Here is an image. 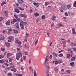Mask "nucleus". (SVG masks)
<instances>
[{"label": "nucleus", "mask_w": 76, "mask_h": 76, "mask_svg": "<svg viewBox=\"0 0 76 76\" xmlns=\"http://www.w3.org/2000/svg\"><path fill=\"white\" fill-rule=\"evenodd\" d=\"M61 9L64 10H65L67 9V6L66 4H64L61 6Z\"/></svg>", "instance_id": "nucleus-1"}, {"label": "nucleus", "mask_w": 76, "mask_h": 76, "mask_svg": "<svg viewBox=\"0 0 76 76\" xmlns=\"http://www.w3.org/2000/svg\"><path fill=\"white\" fill-rule=\"evenodd\" d=\"M18 2L20 4H23L24 3L23 0H18Z\"/></svg>", "instance_id": "nucleus-2"}, {"label": "nucleus", "mask_w": 76, "mask_h": 76, "mask_svg": "<svg viewBox=\"0 0 76 76\" xmlns=\"http://www.w3.org/2000/svg\"><path fill=\"white\" fill-rule=\"evenodd\" d=\"M72 7V4H70L67 5L66 6L67 9H70L71 8V7Z\"/></svg>", "instance_id": "nucleus-3"}, {"label": "nucleus", "mask_w": 76, "mask_h": 76, "mask_svg": "<svg viewBox=\"0 0 76 76\" xmlns=\"http://www.w3.org/2000/svg\"><path fill=\"white\" fill-rule=\"evenodd\" d=\"M16 56H19L20 57H22V53H17Z\"/></svg>", "instance_id": "nucleus-4"}, {"label": "nucleus", "mask_w": 76, "mask_h": 76, "mask_svg": "<svg viewBox=\"0 0 76 76\" xmlns=\"http://www.w3.org/2000/svg\"><path fill=\"white\" fill-rule=\"evenodd\" d=\"M6 25L10 26V21L8 20V21L6 23Z\"/></svg>", "instance_id": "nucleus-5"}, {"label": "nucleus", "mask_w": 76, "mask_h": 76, "mask_svg": "<svg viewBox=\"0 0 76 76\" xmlns=\"http://www.w3.org/2000/svg\"><path fill=\"white\" fill-rule=\"evenodd\" d=\"M76 59V57L75 56H73L71 59V61H74Z\"/></svg>", "instance_id": "nucleus-6"}, {"label": "nucleus", "mask_w": 76, "mask_h": 76, "mask_svg": "<svg viewBox=\"0 0 76 76\" xmlns=\"http://www.w3.org/2000/svg\"><path fill=\"white\" fill-rule=\"evenodd\" d=\"M5 44L7 47H9L10 45V43L5 42Z\"/></svg>", "instance_id": "nucleus-7"}, {"label": "nucleus", "mask_w": 76, "mask_h": 76, "mask_svg": "<svg viewBox=\"0 0 76 76\" xmlns=\"http://www.w3.org/2000/svg\"><path fill=\"white\" fill-rule=\"evenodd\" d=\"M56 17L55 15H53L52 17L51 18V19L52 20H54L55 19H56Z\"/></svg>", "instance_id": "nucleus-8"}, {"label": "nucleus", "mask_w": 76, "mask_h": 76, "mask_svg": "<svg viewBox=\"0 0 76 76\" xmlns=\"http://www.w3.org/2000/svg\"><path fill=\"white\" fill-rule=\"evenodd\" d=\"M15 12H16V13H19L20 11H19V10L18 9L16 8L15 9Z\"/></svg>", "instance_id": "nucleus-9"}, {"label": "nucleus", "mask_w": 76, "mask_h": 76, "mask_svg": "<svg viewBox=\"0 0 76 76\" xmlns=\"http://www.w3.org/2000/svg\"><path fill=\"white\" fill-rule=\"evenodd\" d=\"M20 10H24V8H21L20 7H17Z\"/></svg>", "instance_id": "nucleus-10"}, {"label": "nucleus", "mask_w": 76, "mask_h": 76, "mask_svg": "<svg viewBox=\"0 0 76 76\" xmlns=\"http://www.w3.org/2000/svg\"><path fill=\"white\" fill-rule=\"evenodd\" d=\"M72 29L73 34H76V31H75V28H72Z\"/></svg>", "instance_id": "nucleus-11"}, {"label": "nucleus", "mask_w": 76, "mask_h": 76, "mask_svg": "<svg viewBox=\"0 0 76 76\" xmlns=\"http://www.w3.org/2000/svg\"><path fill=\"white\" fill-rule=\"evenodd\" d=\"M20 16H21V17H24V18H26V16L25 14H20Z\"/></svg>", "instance_id": "nucleus-12"}, {"label": "nucleus", "mask_w": 76, "mask_h": 76, "mask_svg": "<svg viewBox=\"0 0 76 76\" xmlns=\"http://www.w3.org/2000/svg\"><path fill=\"white\" fill-rule=\"evenodd\" d=\"M12 31L14 32L15 34H18V31L15 29H12Z\"/></svg>", "instance_id": "nucleus-13"}, {"label": "nucleus", "mask_w": 76, "mask_h": 76, "mask_svg": "<svg viewBox=\"0 0 76 76\" xmlns=\"http://www.w3.org/2000/svg\"><path fill=\"white\" fill-rule=\"evenodd\" d=\"M11 71L12 72H16V69L15 68L11 69Z\"/></svg>", "instance_id": "nucleus-14"}, {"label": "nucleus", "mask_w": 76, "mask_h": 76, "mask_svg": "<svg viewBox=\"0 0 76 76\" xmlns=\"http://www.w3.org/2000/svg\"><path fill=\"white\" fill-rule=\"evenodd\" d=\"M66 57L67 58H69L70 57V54L69 53L67 54L66 55Z\"/></svg>", "instance_id": "nucleus-15"}, {"label": "nucleus", "mask_w": 76, "mask_h": 76, "mask_svg": "<svg viewBox=\"0 0 76 76\" xmlns=\"http://www.w3.org/2000/svg\"><path fill=\"white\" fill-rule=\"evenodd\" d=\"M52 54H53V55H54V56H55V57H58L57 54H56V53L54 52H53L52 53Z\"/></svg>", "instance_id": "nucleus-16"}, {"label": "nucleus", "mask_w": 76, "mask_h": 76, "mask_svg": "<svg viewBox=\"0 0 76 76\" xmlns=\"http://www.w3.org/2000/svg\"><path fill=\"white\" fill-rule=\"evenodd\" d=\"M4 20V18L3 17H0V22H1Z\"/></svg>", "instance_id": "nucleus-17"}, {"label": "nucleus", "mask_w": 76, "mask_h": 76, "mask_svg": "<svg viewBox=\"0 0 76 76\" xmlns=\"http://www.w3.org/2000/svg\"><path fill=\"white\" fill-rule=\"evenodd\" d=\"M48 56H47L45 58V63H47V61H48Z\"/></svg>", "instance_id": "nucleus-18"}, {"label": "nucleus", "mask_w": 76, "mask_h": 76, "mask_svg": "<svg viewBox=\"0 0 76 76\" xmlns=\"http://www.w3.org/2000/svg\"><path fill=\"white\" fill-rule=\"evenodd\" d=\"M74 64H75V62H71L70 63V64L71 66H74Z\"/></svg>", "instance_id": "nucleus-19"}, {"label": "nucleus", "mask_w": 76, "mask_h": 76, "mask_svg": "<svg viewBox=\"0 0 76 76\" xmlns=\"http://www.w3.org/2000/svg\"><path fill=\"white\" fill-rule=\"evenodd\" d=\"M35 16H39V14L37 13V12H36V13H35L34 14Z\"/></svg>", "instance_id": "nucleus-20"}, {"label": "nucleus", "mask_w": 76, "mask_h": 76, "mask_svg": "<svg viewBox=\"0 0 76 76\" xmlns=\"http://www.w3.org/2000/svg\"><path fill=\"white\" fill-rule=\"evenodd\" d=\"M6 4V2H4V1L2 2L1 5L2 6H3V5H4V4Z\"/></svg>", "instance_id": "nucleus-21"}, {"label": "nucleus", "mask_w": 76, "mask_h": 76, "mask_svg": "<svg viewBox=\"0 0 76 76\" xmlns=\"http://www.w3.org/2000/svg\"><path fill=\"white\" fill-rule=\"evenodd\" d=\"M73 5L74 6V7H76V1H75L73 4Z\"/></svg>", "instance_id": "nucleus-22"}, {"label": "nucleus", "mask_w": 76, "mask_h": 76, "mask_svg": "<svg viewBox=\"0 0 76 76\" xmlns=\"http://www.w3.org/2000/svg\"><path fill=\"white\" fill-rule=\"evenodd\" d=\"M42 19L44 20L45 19V15H43L42 16Z\"/></svg>", "instance_id": "nucleus-23"}, {"label": "nucleus", "mask_w": 76, "mask_h": 76, "mask_svg": "<svg viewBox=\"0 0 76 76\" xmlns=\"http://www.w3.org/2000/svg\"><path fill=\"white\" fill-rule=\"evenodd\" d=\"M34 76H37V72L35 70H34Z\"/></svg>", "instance_id": "nucleus-24"}, {"label": "nucleus", "mask_w": 76, "mask_h": 76, "mask_svg": "<svg viewBox=\"0 0 76 76\" xmlns=\"http://www.w3.org/2000/svg\"><path fill=\"white\" fill-rule=\"evenodd\" d=\"M20 58V57L19 56H16V58L17 60H19V58Z\"/></svg>", "instance_id": "nucleus-25"}, {"label": "nucleus", "mask_w": 76, "mask_h": 76, "mask_svg": "<svg viewBox=\"0 0 76 76\" xmlns=\"http://www.w3.org/2000/svg\"><path fill=\"white\" fill-rule=\"evenodd\" d=\"M1 50L2 51H4L5 50V49L4 48H1Z\"/></svg>", "instance_id": "nucleus-26"}, {"label": "nucleus", "mask_w": 76, "mask_h": 76, "mask_svg": "<svg viewBox=\"0 0 76 76\" xmlns=\"http://www.w3.org/2000/svg\"><path fill=\"white\" fill-rule=\"evenodd\" d=\"M54 71H55V72H58V69H57L56 68H55L54 69Z\"/></svg>", "instance_id": "nucleus-27"}, {"label": "nucleus", "mask_w": 76, "mask_h": 76, "mask_svg": "<svg viewBox=\"0 0 76 76\" xmlns=\"http://www.w3.org/2000/svg\"><path fill=\"white\" fill-rule=\"evenodd\" d=\"M13 21L14 22H14H15V23L16 22H17V20H16V19H13Z\"/></svg>", "instance_id": "nucleus-28"}, {"label": "nucleus", "mask_w": 76, "mask_h": 76, "mask_svg": "<svg viewBox=\"0 0 76 76\" xmlns=\"http://www.w3.org/2000/svg\"><path fill=\"white\" fill-rule=\"evenodd\" d=\"M8 13V12L7 11H5L4 12V14H5V15H7Z\"/></svg>", "instance_id": "nucleus-29"}, {"label": "nucleus", "mask_w": 76, "mask_h": 76, "mask_svg": "<svg viewBox=\"0 0 76 76\" xmlns=\"http://www.w3.org/2000/svg\"><path fill=\"white\" fill-rule=\"evenodd\" d=\"M5 39V37L4 36H2L1 37V40H4Z\"/></svg>", "instance_id": "nucleus-30"}, {"label": "nucleus", "mask_w": 76, "mask_h": 76, "mask_svg": "<svg viewBox=\"0 0 76 76\" xmlns=\"http://www.w3.org/2000/svg\"><path fill=\"white\" fill-rule=\"evenodd\" d=\"M4 62V61L3 60H1L0 61V63H1V64L3 63Z\"/></svg>", "instance_id": "nucleus-31"}, {"label": "nucleus", "mask_w": 76, "mask_h": 76, "mask_svg": "<svg viewBox=\"0 0 76 76\" xmlns=\"http://www.w3.org/2000/svg\"><path fill=\"white\" fill-rule=\"evenodd\" d=\"M66 73H68V74H69V73H70V70H67L66 71Z\"/></svg>", "instance_id": "nucleus-32"}, {"label": "nucleus", "mask_w": 76, "mask_h": 76, "mask_svg": "<svg viewBox=\"0 0 76 76\" xmlns=\"http://www.w3.org/2000/svg\"><path fill=\"white\" fill-rule=\"evenodd\" d=\"M59 57H63V54L62 53H60L59 55Z\"/></svg>", "instance_id": "nucleus-33"}, {"label": "nucleus", "mask_w": 76, "mask_h": 76, "mask_svg": "<svg viewBox=\"0 0 76 76\" xmlns=\"http://www.w3.org/2000/svg\"><path fill=\"white\" fill-rule=\"evenodd\" d=\"M24 53L25 55H26V56H27V55L28 54V52L25 51L24 52Z\"/></svg>", "instance_id": "nucleus-34"}, {"label": "nucleus", "mask_w": 76, "mask_h": 76, "mask_svg": "<svg viewBox=\"0 0 76 76\" xmlns=\"http://www.w3.org/2000/svg\"><path fill=\"white\" fill-rule=\"evenodd\" d=\"M48 4H49V3L48 2H46L45 3V5L46 6H47V5H48Z\"/></svg>", "instance_id": "nucleus-35"}, {"label": "nucleus", "mask_w": 76, "mask_h": 76, "mask_svg": "<svg viewBox=\"0 0 76 76\" xmlns=\"http://www.w3.org/2000/svg\"><path fill=\"white\" fill-rule=\"evenodd\" d=\"M12 60H13V59H12V58H10V59H9V62H10H10H11L12 61Z\"/></svg>", "instance_id": "nucleus-36"}, {"label": "nucleus", "mask_w": 76, "mask_h": 76, "mask_svg": "<svg viewBox=\"0 0 76 76\" xmlns=\"http://www.w3.org/2000/svg\"><path fill=\"white\" fill-rule=\"evenodd\" d=\"M65 15L66 16H68V13H67V12H65Z\"/></svg>", "instance_id": "nucleus-37"}, {"label": "nucleus", "mask_w": 76, "mask_h": 76, "mask_svg": "<svg viewBox=\"0 0 76 76\" xmlns=\"http://www.w3.org/2000/svg\"><path fill=\"white\" fill-rule=\"evenodd\" d=\"M52 58H53V56L52 55H51L49 57V58H50V59H51Z\"/></svg>", "instance_id": "nucleus-38"}, {"label": "nucleus", "mask_w": 76, "mask_h": 76, "mask_svg": "<svg viewBox=\"0 0 76 76\" xmlns=\"http://www.w3.org/2000/svg\"><path fill=\"white\" fill-rule=\"evenodd\" d=\"M4 57V56L2 55L0 56V59H1V58H3Z\"/></svg>", "instance_id": "nucleus-39"}, {"label": "nucleus", "mask_w": 76, "mask_h": 76, "mask_svg": "<svg viewBox=\"0 0 76 76\" xmlns=\"http://www.w3.org/2000/svg\"><path fill=\"white\" fill-rule=\"evenodd\" d=\"M14 17L15 18H16V19H18V17H17V16L16 15H14Z\"/></svg>", "instance_id": "nucleus-40"}, {"label": "nucleus", "mask_w": 76, "mask_h": 76, "mask_svg": "<svg viewBox=\"0 0 76 76\" xmlns=\"http://www.w3.org/2000/svg\"><path fill=\"white\" fill-rule=\"evenodd\" d=\"M38 40H37L35 42V45H37V44L38 43Z\"/></svg>", "instance_id": "nucleus-41"}, {"label": "nucleus", "mask_w": 76, "mask_h": 76, "mask_svg": "<svg viewBox=\"0 0 76 76\" xmlns=\"http://www.w3.org/2000/svg\"><path fill=\"white\" fill-rule=\"evenodd\" d=\"M23 58L24 60H26V57L25 56H23Z\"/></svg>", "instance_id": "nucleus-42"}, {"label": "nucleus", "mask_w": 76, "mask_h": 76, "mask_svg": "<svg viewBox=\"0 0 76 76\" xmlns=\"http://www.w3.org/2000/svg\"><path fill=\"white\" fill-rule=\"evenodd\" d=\"M17 19L18 21L19 22H20V19L18 18Z\"/></svg>", "instance_id": "nucleus-43"}, {"label": "nucleus", "mask_w": 76, "mask_h": 76, "mask_svg": "<svg viewBox=\"0 0 76 76\" xmlns=\"http://www.w3.org/2000/svg\"><path fill=\"white\" fill-rule=\"evenodd\" d=\"M15 26H19V24L18 23H15Z\"/></svg>", "instance_id": "nucleus-44"}, {"label": "nucleus", "mask_w": 76, "mask_h": 76, "mask_svg": "<svg viewBox=\"0 0 76 76\" xmlns=\"http://www.w3.org/2000/svg\"><path fill=\"white\" fill-rule=\"evenodd\" d=\"M23 24H25V25H27V23L26 22H23Z\"/></svg>", "instance_id": "nucleus-45"}, {"label": "nucleus", "mask_w": 76, "mask_h": 76, "mask_svg": "<svg viewBox=\"0 0 76 76\" xmlns=\"http://www.w3.org/2000/svg\"><path fill=\"white\" fill-rule=\"evenodd\" d=\"M58 26H63V25L61 24H59Z\"/></svg>", "instance_id": "nucleus-46"}, {"label": "nucleus", "mask_w": 76, "mask_h": 76, "mask_svg": "<svg viewBox=\"0 0 76 76\" xmlns=\"http://www.w3.org/2000/svg\"><path fill=\"white\" fill-rule=\"evenodd\" d=\"M13 37H9V39H12V38H13Z\"/></svg>", "instance_id": "nucleus-47"}, {"label": "nucleus", "mask_w": 76, "mask_h": 76, "mask_svg": "<svg viewBox=\"0 0 76 76\" xmlns=\"http://www.w3.org/2000/svg\"><path fill=\"white\" fill-rule=\"evenodd\" d=\"M32 9H31L30 10H29V12L30 13H32Z\"/></svg>", "instance_id": "nucleus-48"}, {"label": "nucleus", "mask_w": 76, "mask_h": 76, "mask_svg": "<svg viewBox=\"0 0 76 76\" xmlns=\"http://www.w3.org/2000/svg\"><path fill=\"white\" fill-rule=\"evenodd\" d=\"M72 50H73L74 51H76V48H72Z\"/></svg>", "instance_id": "nucleus-49"}, {"label": "nucleus", "mask_w": 76, "mask_h": 76, "mask_svg": "<svg viewBox=\"0 0 76 76\" xmlns=\"http://www.w3.org/2000/svg\"><path fill=\"white\" fill-rule=\"evenodd\" d=\"M62 42H63V44H66V42L64 41H63Z\"/></svg>", "instance_id": "nucleus-50"}, {"label": "nucleus", "mask_w": 76, "mask_h": 76, "mask_svg": "<svg viewBox=\"0 0 76 76\" xmlns=\"http://www.w3.org/2000/svg\"><path fill=\"white\" fill-rule=\"evenodd\" d=\"M33 4L35 6H36V5H37V3L36 2H34L33 3Z\"/></svg>", "instance_id": "nucleus-51"}, {"label": "nucleus", "mask_w": 76, "mask_h": 76, "mask_svg": "<svg viewBox=\"0 0 76 76\" xmlns=\"http://www.w3.org/2000/svg\"><path fill=\"white\" fill-rule=\"evenodd\" d=\"M21 29H24V26H22Z\"/></svg>", "instance_id": "nucleus-52"}, {"label": "nucleus", "mask_w": 76, "mask_h": 76, "mask_svg": "<svg viewBox=\"0 0 76 76\" xmlns=\"http://www.w3.org/2000/svg\"><path fill=\"white\" fill-rule=\"evenodd\" d=\"M18 76H22V74H18Z\"/></svg>", "instance_id": "nucleus-53"}, {"label": "nucleus", "mask_w": 76, "mask_h": 76, "mask_svg": "<svg viewBox=\"0 0 76 76\" xmlns=\"http://www.w3.org/2000/svg\"><path fill=\"white\" fill-rule=\"evenodd\" d=\"M17 51H20V49L19 48H18L17 49Z\"/></svg>", "instance_id": "nucleus-54"}, {"label": "nucleus", "mask_w": 76, "mask_h": 76, "mask_svg": "<svg viewBox=\"0 0 76 76\" xmlns=\"http://www.w3.org/2000/svg\"><path fill=\"white\" fill-rule=\"evenodd\" d=\"M15 40L16 42H19V41L16 39H15Z\"/></svg>", "instance_id": "nucleus-55"}, {"label": "nucleus", "mask_w": 76, "mask_h": 76, "mask_svg": "<svg viewBox=\"0 0 76 76\" xmlns=\"http://www.w3.org/2000/svg\"><path fill=\"white\" fill-rule=\"evenodd\" d=\"M39 3H38L37 4V5L36 6V7H38V6H39Z\"/></svg>", "instance_id": "nucleus-56"}, {"label": "nucleus", "mask_w": 76, "mask_h": 76, "mask_svg": "<svg viewBox=\"0 0 76 76\" xmlns=\"http://www.w3.org/2000/svg\"><path fill=\"white\" fill-rule=\"evenodd\" d=\"M8 76H12V74L11 73H8Z\"/></svg>", "instance_id": "nucleus-57"}, {"label": "nucleus", "mask_w": 76, "mask_h": 76, "mask_svg": "<svg viewBox=\"0 0 76 76\" xmlns=\"http://www.w3.org/2000/svg\"><path fill=\"white\" fill-rule=\"evenodd\" d=\"M11 23H12V24H14V23H14V22L13 21H11Z\"/></svg>", "instance_id": "nucleus-58"}, {"label": "nucleus", "mask_w": 76, "mask_h": 76, "mask_svg": "<svg viewBox=\"0 0 76 76\" xmlns=\"http://www.w3.org/2000/svg\"><path fill=\"white\" fill-rule=\"evenodd\" d=\"M8 42H12V40H11V39H9V40H8Z\"/></svg>", "instance_id": "nucleus-59"}, {"label": "nucleus", "mask_w": 76, "mask_h": 76, "mask_svg": "<svg viewBox=\"0 0 76 76\" xmlns=\"http://www.w3.org/2000/svg\"><path fill=\"white\" fill-rule=\"evenodd\" d=\"M73 42H72L71 43V46L72 47H73Z\"/></svg>", "instance_id": "nucleus-60"}, {"label": "nucleus", "mask_w": 76, "mask_h": 76, "mask_svg": "<svg viewBox=\"0 0 76 76\" xmlns=\"http://www.w3.org/2000/svg\"><path fill=\"white\" fill-rule=\"evenodd\" d=\"M58 63H59L60 64V63H61V60H59L58 61Z\"/></svg>", "instance_id": "nucleus-61"}, {"label": "nucleus", "mask_w": 76, "mask_h": 76, "mask_svg": "<svg viewBox=\"0 0 76 76\" xmlns=\"http://www.w3.org/2000/svg\"><path fill=\"white\" fill-rule=\"evenodd\" d=\"M10 68H13V69H14V68H15V66H11L10 67Z\"/></svg>", "instance_id": "nucleus-62"}, {"label": "nucleus", "mask_w": 76, "mask_h": 76, "mask_svg": "<svg viewBox=\"0 0 76 76\" xmlns=\"http://www.w3.org/2000/svg\"><path fill=\"white\" fill-rule=\"evenodd\" d=\"M7 55L8 56H11V55H10V53H8L7 54Z\"/></svg>", "instance_id": "nucleus-63"}, {"label": "nucleus", "mask_w": 76, "mask_h": 76, "mask_svg": "<svg viewBox=\"0 0 76 76\" xmlns=\"http://www.w3.org/2000/svg\"><path fill=\"white\" fill-rule=\"evenodd\" d=\"M18 44H21V42L20 41L18 43Z\"/></svg>", "instance_id": "nucleus-64"}]
</instances>
